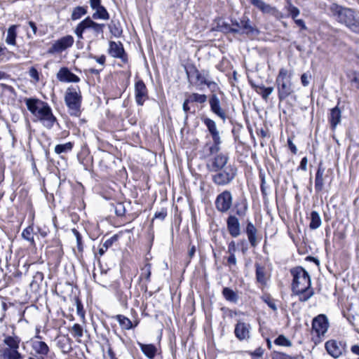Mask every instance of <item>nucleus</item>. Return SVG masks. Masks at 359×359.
I'll return each mask as SVG.
<instances>
[{
	"mask_svg": "<svg viewBox=\"0 0 359 359\" xmlns=\"http://www.w3.org/2000/svg\"><path fill=\"white\" fill-rule=\"evenodd\" d=\"M290 272L293 276L292 283L293 294L299 297L300 302L308 301L314 294L308 272L301 266L292 269Z\"/></svg>",
	"mask_w": 359,
	"mask_h": 359,
	"instance_id": "1",
	"label": "nucleus"
},
{
	"mask_svg": "<svg viewBox=\"0 0 359 359\" xmlns=\"http://www.w3.org/2000/svg\"><path fill=\"white\" fill-rule=\"evenodd\" d=\"M25 104L32 114L40 121L46 128H50L53 127L56 121V118L46 102L39 99L28 98L25 100Z\"/></svg>",
	"mask_w": 359,
	"mask_h": 359,
	"instance_id": "2",
	"label": "nucleus"
},
{
	"mask_svg": "<svg viewBox=\"0 0 359 359\" xmlns=\"http://www.w3.org/2000/svg\"><path fill=\"white\" fill-rule=\"evenodd\" d=\"M292 74L285 68L279 70L276 79L278 98L283 100L290 96L293 92L292 83L291 81Z\"/></svg>",
	"mask_w": 359,
	"mask_h": 359,
	"instance_id": "3",
	"label": "nucleus"
},
{
	"mask_svg": "<svg viewBox=\"0 0 359 359\" xmlns=\"http://www.w3.org/2000/svg\"><path fill=\"white\" fill-rule=\"evenodd\" d=\"M81 100L82 96L79 87H69L67 89L65 101L72 116L80 115Z\"/></svg>",
	"mask_w": 359,
	"mask_h": 359,
	"instance_id": "4",
	"label": "nucleus"
},
{
	"mask_svg": "<svg viewBox=\"0 0 359 359\" xmlns=\"http://www.w3.org/2000/svg\"><path fill=\"white\" fill-rule=\"evenodd\" d=\"M331 10L337 18V20L346 25L353 32H357L358 30V25L355 20L354 13L351 9L342 8L337 5L333 4L331 6Z\"/></svg>",
	"mask_w": 359,
	"mask_h": 359,
	"instance_id": "5",
	"label": "nucleus"
},
{
	"mask_svg": "<svg viewBox=\"0 0 359 359\" xmlns=\"http://www.w3.org/2000/svg\"><path fill=\"white\" fill-rule=\"evenodd\" d=\"M31 348L28 359H46L50 353L48 344L42 341L41 335L34 336L29 341Z\"/></svg>",
	"mask_w": 359,
	"mask_h": 359,
	"instance_id": "6",
	"label": "nucleus"
},
{
	"mask_svg": "<svg viewBox=\"0 0 359 359\" xmlns=\"http://www.w3.org/2000/svg\"><path fill=\"white\" fill-rule=\"evenodd\" d=\"M104 24L97 23L93 20L90 17L86 18L80 22L75 28L74 34L78 39H83V34L86 29H91L94 36H97L102 34L104 32Z\"/></svg>",
	"mask_w": 359,
	"mask_h": 359,
	"instance_id": "7",
	"label": "nucleus"
},
{
	"mask_svg": "<svg viewBox=\"0 0 359 359\" xmlns=\"http://www.w3.org/2000/svg\"><path fill=\"white\" fill-rule=\"evenodd\" d=\"M212 175L213 182L219 186L229 184L236 175V168L229 165Z\"/></svg>",
	"mask_w": 359,
	"mask_h": 359,
	"instance_id": "8",
	"label": "nucleus"
},
{
	"mask_svg": "<svg viewBox=\"0 0 359 359\" xmlns=\"http://www.w3.org/2000/svg\"><path fill=\"white\" fill-rule=\"evenodd\" d=\"M203 121L207 127L213 140V145L210 147V151L211 154L217 153L220 150V144L222 143V140L219 135V132L217 128L216 123L215 121L209 118H204Z\"/></svg>",
	"mask_w": 359,
	"mask_h": 359,
	"instance_id": "9",
	"label": "nucleus"
},
{
	"mask_svg": "<svg viewBox=\"0 0 359 359\" xmlns=\"http://www.w3.org/2000/svg\"><path fill=\"white\" fill-rule=\"evenodd\" d=\"M232 25L236 26V29H240L238 34H244L250 37H255L259 35V29L251 24L249 18L244 16L240 22H233Z\"/></svg>",
	"mask_w": 359,
	"mask_h": 359,
	"instance_id": "10",
	"label": "nucleus"
},
{
	"mask_svg": "<svg viewBox=\"0 0 359 359\" xmlns=\"http://www.w3.org/2000/svg\"><path fill=\"white\" fill-rule=\"evenodd\" d=\"M325 348L329 355L337 358L345 352L346 343L337 339H330L325 343Z\"/></svg>",
	"mask_w": 359,
	"mask_h": 359,
	"instance_id": "11",
	"label": "nucleus"
},
{
	"mask_svg": "<svg viewBox=\"0 0 359 359\" xmlns=\"http://www.w3.org/2000/svg\"><path fill=\"white\" fill-rule=\"evenodd\" d=\"M215 205L219 212H227L232 205L231 194L228 191H225L219 194L216 198Z\"/></svg>",
	"mask_w": 359,
	"mask_h": 359,
	"instance_id": "12",
	"label": "nucleus"
},
{
	"mask_svg": "<svg viewBox=\"0 0 359 359\" xmlns=\"http://www.w3.org/2000/svg\"><path fill=\"white\" fill-rule=\"evenodd\" d=\"M74 38L71 35H67L54 42L48 50V53L53 54L60 53L67 48L71 47L74 43Z\"/></svg>",
	"mask_w": 359,
	"mask_h": 359,
	"instance_id": "13",
	"label": "nucleus"
},
{
	"mask_svg": "<svg viewBox=\"0 0 359 359\" xmlns=\"http://www.w3.org/2000/svg\"><path fill=\"white\" fill-rule=\"evenodd\" d=\"M329 327L328 320L323 314L316 316L312 322V328L318 336L324 335Z\"/></svg>",
	"mask_w": 359,
	"mask_h": 359,
	"instance_id": "14",
	"label": "nucleus"
},
{
	"mask_svg": "<svg viewBox=\"0 0 359 359\" xmlns=\"http://www.w3.org/2000/svg\"><path fill=\"white\" fill-rule=\"evenodd\" d=\"M229 157L224 154H219L211 159L207 164L210 172H217L224 168L228 162Z\"/></svg>",
	"mask_w": 359,
	"mask_h": 359,
	"instance_id": "15",
	"label": "nucleus"
},
{
	"mask_svg": "<svg viewBox=\"0 0 359 359\" xmlns=\"http://www.w3.org/2000/svg\"><path fill=\"white\" fill-rule=\"evenodd\" d=\"M135 96L137 104L140 106L148 99L147 89L142 80L137 81L135 84Z\"/></svg>",
	"mask_w": 359,
	"mask_h": 359,
	"instance_id": "16",
	"label": "nucleus"
},
{
	"mask_svg": "<svg viewBox=\"0 0 359 359\" xmlns=\"http://www.w3.org/2000/svg\"><path fill=\"white\" fill-rule=\"evenodd\" d=\"M250 325L238 320L235 325L234 334L238 339L243 341L250 337Z\"/></svg>",
	"mask_w": 359,
	"mask_h": 359,
	"instance_id": "17",
	"label": "nucleus"
},
{
	"mask_svg": "<svg viewBox=\"0 0 359 359\" xmlns=\"http://www.w3.org/2000/svg\"><path fill=\"white\" fill-rule=\"evenodd\" d=\"M109 53L114 57L121 59L123 62L127 61V57L121 42L110 41Z\"/></svg>",
	"mask_w": 359,
	"mask_h": 359,
	"instance_id": "18",
	"label": "nucleus"
},
{
	"mask_svg": "<svg viewBox=\"0 0 359 359\" xmlns=\"http://www.w3.org/2000/svg\"><path fill=\"white\" fill-rule=\"evenodd\" d=\"M226 226L229 234L237 238L241 235V224L238 219L234 215H230L226 219Z\"/></svg>",
	"mask_w": 359,
	"mask_h": 359,
	"instance_id": "19",
	"label": "nucleus"
},
{
	"mask_svg": "<svg viewBox=\"0 0 359 359\" xmlns=\"http://www.w3.org/2000/svg\"><path fill=\"white\" fill-rule=\"evenodd\" d=\"M209 102L211 111L224 121L226 119V114L225 110L221 107L219 97L213 94L210 98Z\"/></svg>",
	"mask_w": 359,
	"mask_h": 359,
	"instance_id": "20",
	"label": "nucleus"
},
{
	"mask_svg": "<svg viewBox=\"0 0 359 359\" xmlns=\"http://www.w3.org/2000/svg\"><path fill=\"white\" fill-rule=\"evenodd\" d=\"M57 78L62 82L78 83L80 81V79L67 67H62L58 71Z\"/></svg>",
	"mask_w": 359,
	"mask_h": 359,
	"instance_id": "21",
	"label": "nucleus"
},
{
	"mask_svg": "<svg viewBox=\"0 0 359 359\" xmlns=\"http://www.w3.org/2000/svg\"><path fill=\"white\" fill-rule=\"evenodd\" d=\"M251 4L265 14H275L277 11L276 8L265 3L262 0H251Z\"/></svg>",
	"mask_w": 359,
	"mask_h": 359,
	"instance_id": "22",
	"label": "nucleus"
},
{
	"mask_svg": "<svg viewBox=\"0 0 359 359\" xmlns=\"http://www.w3.org/2000/svg\"><path fill=\"white\" fill-rule=\"evenodd\" d=\"M257 230L255 225L249 222L246 226V234L250 245L252 247L257 246L258 242L257 238Z\"/></svg>",
	"mask_w": 359,
	"mask_h": 359,
	"instance_id": "23",
	"label": "nucleus"
},
{
	"mask_svg": "<svg viewBox=\"0 0 359 359\" xmlns=\"http://www.w3.org/2000/svg\"><path fill=\"white\" fill-rule=\"evenodd\" d=\"M22 355L18 349H12L11 348H4L1 350L0 359H21Z\"/></svg>",
	"mask_w": 359,
	"mask_h": 359,
	"instance_id": "24",
	"label": "nucleus"
},
{
	"mask_svg": "<svg viewBox=\"0 0 359 359\" xmlns=\"http://www.w3.org/2000/svg\"><path fill=\"white\" fill-rule=\"evenodd\" d=\"M138 345L140 347L141 351L149 359H153L157 352L156 347L153 344H144L142 343H138Z\"/></svg>",
	"mask_w": 359,
	"mask_h": 359,
	"instance_id": "25",
	"label": "nucleus"
},
{
	"mask_svg": "<svg viewBox=\"0 0 359 359\" xmlns=\"http://www.w3.org/2000/svg\"><path fill=\"white\" fill-rule=\"evenodd\" d=\"M341 114V111L337 107L331 109L329 120L333 129L335 128L337 124L340 122Z\"/></svg>",
	"mask_w": 359,
	"mask_h": 359,
	"instance_id": "26",
	"label": "nucleus"
},
{
	"mask_svg": "<svg viewBox=\"0 0 359 359\" xmlns=\"http://www.w3.org/2000/svg\"><path fill=\"white\" fill-rule=\"evenodd\" d=\"M255 267L257 281L265 285L267 280L265 268L257 263L255 264Z\"/></svg>",
	"mask_w": 359,
	"mask_h": 359,
	"instance_id": "27",
	"label": "nucleus"
},
{
	"mask_svg": "<svg viewBox=\"0 0 359 359\" xmlns=\"http://www.w3.org/2000/svg\"><path fill=\"white\" fill-rule=\"evenodd\" d=\"M20 341V339L17 336H6L4 339V343L6 346V348L18 349Z\"/></svg>",
	"mask_w": 359,
	"mask_h": 359,
	"instance_id": "28",
	"label": "nucleus"
},
{
	"mask_svg": "<svg viewBox=\"0 0 359 359\" xmlns=\"http://www.w3.org/2000/svg\"><path fill=\"white\" fill-rule=\"evenodd\" d=\"M95 12L93 14L92 18L95 20H107L109 19V14L107 9L102 5L93 9Z\"/></svg>",
	"mask_w": 359,
	"mask_h": 359,
	"instance_id": "29",
	"label": "nucleus"
},
{
	"mask_svg": "<svg viewBox=\"0 0 359 359\" xmlns=\"http://www.w3.org/2000/svg\"><path fill=\"white\" fill-rule=\"evenodd\" d=\"M17 25L11 26L7 30V34L5 39V41L7 44L15 46L16 43V36H17Z\"/></svg>",
	"mask_w": 359,
	"mask_h": 359,
	"instance_id": "30",
	"label": "nucleus"
},
{
	"mask_svg": "<svg viewBox=\"0 0 359 359\" xmlns=\"http://www.w3.org/2000/svg\"><path fill=\"white\" fill-rule=\"evenodd\" d=\"M323 175L324 169H323L320 165L317 170L315 179V189L317 191H320L323 190L324 185Z\"/></svg>",
	"mask_w": 359,
	"mask_h": 359,
	"instance_id": "31",
	"label": "nucleus"
},
{
	"mask_svg": "<svg viewBox=\"0 0 359 359\" xmlns=\"http://www.w3.org/2000/svg\"><path fill=\"white\" fill-rule=\"evenodd\" d=\"M222 294L225 299L232 303H236L238 299L237 293L229 287H224L222 290Z\"/></svg>",
	"mask_w": 359,
	"mask_h": 359,
	"instance_id": "32",
	"label": "nucleus"
},
{
	"mask_svg": "<svg viewBox=\"0 0 359 359\" xmlns=\"http://www.w3.org/2000/svg\"><path fill=\"white\" fill-rule=\"evenodd\" d=\"M322 221L320 215L316 211H312L311 213V222L309 227L311 229H316L321 225Z\"/></svg>",
	"mask_w": 359,
	"mask_h": 359,
	"instance_id": "33",
	"label": "nucleus"
},
{
	"mask_svg": "<svg viewBox=\"0 0 359 359\" xmlns=\"http://www.w3.org/2000/svg\"><path fill=\"white\" fill-rule=\"evenodd\" d=\"M257 93L260 94L262 98L266 100L269 96L273 92V87H265L263 85L255 86Z\"/></svg>",
	"mask_w": 359,
	"mask_h": 359,
	"instance_id": "34",
	"label": "nucleus"
},
{
	"mask_svg": "<svg viewBox=\"0 0 359 359\" xmlns=\"http://www.w3.org/2000/svg\"><path fill=\"white\" fill-rule=\"evenodd\" d=\"M115 318L117 320L122 329L130 330L133 327V323L128 318L123 315H117L115 316Z\"/></svg>",
	"mask_w": 359,
	"mask_h": 359,
	"instance_id": "35",
	"label": "nucleus"
},
{
	"mask_svg": "<svg viewBox=\"0 0 359 359\" xmlns=\"http://www.w3.org/2000/svg\"><path fill=\"white\" fill-rule=\"evenodd\" d=\"M87 13V7L86 6H76L75 7L72 13L71 19L72 20H77L80 19L82 16L85 15Z\"/></svg>",
	"mask_w": 359,
	"mask_h": 359,
	"instance_id": "36",
	"label": "nucleus"
},
{
	"mask_svg": "<svg viewBox=\"0 0 359 359\" xmlns=\"http://www.w3.org/2000/svg\"><path fill=\"white\" fill-rule=\"evenodd\" d=\"M118 235H114L110 238L106 240L101 248L99 249V255L100 256H102L104 252L108 250L109 248H110L114 242H116L118 240Z\"/></svg>",
	"mask_w": 359,
	"mask_h": 359,
	"instance_id": "37",
	"label": "nucleus"
},
{
	"mask_svg": "<svg viewBox=\"0 0 359 359\" xmlns=\"http://www.w3.org/2000/svg\"><path fill=\"white\" fill-rule=\"evenodd\" d=\"M33 233H34L33 226H29L22 231V237L25 240L29 241L32 245L34 246L35 242H34Z\"/></svg>",
	"mask_w": 359,
	"mask_h": 359,
	"instance_id": "38",
	"label": "nucleus"
},
{
	"mask_svg": "<svg viewBox=\"0 0 359 359\" xmlns=\"http://www.w3.org/2000/svg\"><path fill=\"white\" fill-rule=\"evenodd\" d=\"M190 102H197L200 104H203L207 101V96L204 94H198V93H191L187 95V97Z\"/></svg>",
	"mask_w": 359,
	"mask_h": 359,
	"instance_id": "39",
	"label": "nucleus"
},
{
	"mask_svg": "<svg viewBox=\"0 0 359 359\" xmlns=\"http://www.w3.org/2000/svg\"><path fill=\"white\" fill-rule=\"evenodd\" d=\"M274 344L277 346L285 347H290L292 345V341L283 334L279 335L274 340Z\"/></svg>",
	"mask_w": 359,
	"mask_h": 359,
	"instance_id": "40",
	"label": "nucleus"
},
{
	"mask_svg": "<svg viewBox=\"0 0 359 359\" xmlns=\"http://www.w3.org/2000/svg\"><path fill=\"white\" fill-rule=\"evenodd\" d=\"M344 316L346 318L351 325H352L353 327L356 326L358 314L354 313V311L351 307H350L347 311L344 313Z\"/></svg>",
	"mask_w": 359,
	"mask_h": 359,
	"instance_id": "41",
	"label": "nucleus"
},
{
	"mask_svg": "<svg viewBox=\"0 0 359 359\" xmlns=\"http://www.w3.org/2000/svg\"><path fill=\"white\" fill-rule=\"evenodd\" d=\"M73 144L72 142H67L62 144H57L55 147V152L57 154L66 153L72 149Z\"/></svg>",
	"mask_w": 359,
	"mask_h": 359,
	"instance_id": "42",
	"label": "nucleus"
},
{
	"mask_svg": "<svg viewBox=\"0 0 359 359\" xmlns=\"http://www.w3.org/2000/svg\"><path fill=\"white\" fill-rule=\"evenodd\" d=\"M235 209L236 215L239 217H244L248 209L247 203L244 201L238 203L235 205Z\"/></svg>",
	"mask_w": 359,
	"mask_h": 359,
	"instance_id": "43",
	"label": "nucleus"
},
{
	"mask_svg": "<svg viewBox=\"0 0 359 359\" xmlns=\"http://www.w3.org/2000/svg\"><path fill=\"white\" fill-rule=\"evenodd\" d=\"M219 30L226 33H239L240 29L231 27L229 25L222 22V25H219Z\"/></svg>",
	"mask_w": 359,
	"mask_h": 359,
	"instance_id": "44",
	"label": "nucleus"
},
{
	"mask_svg": "<svg viewBox=\"0 0 359 359\" xmlns=\"http://www.w3.org/2000/svg\"><path fill=\"white\" fill-rule=\"evenodd\" d=\"M262 300L268 305V306L273 311H277L276 301L269 295H264L262 297Z\"/></svg>",
	"mask_w": 359,
	"mask_h": 359,
	"instance_id": "45",
	"label": "nucleus"
},
{
	"mask_svg": "<svg viewBox=\"0 0 359 359\" xmlns=\"http://www.w3.org/2000/svg\"><path fill=\"white\" fill-rule=\"evenodd\" d=\"M71 331L72 335L75 337L80 338L83 336V328L79 324H74Z\"/></svg>",
	"mask_w": 359,
	"mask_h": 359,
	"instance_id": "46",
	"label": "nucleus"
},
{
	"mask_svg": "<svg viewBox=\"0 0 359 359\" xmlns=\"http://www.w3.org/2000/svg\"><path fill=\"white\" fill-rule=\"evenodd\" d=\"M194 74L195 75L196 81L199 82L198 85H206V83L208 81V79L206 78L205 75H203L198 69H195Z\"/></svg>",
	"mask_w": 359,
	"mask_h": 359,
	"instance_id": "47",
	"label": "nucleus"
},
{
	"mask_svg": "<svg viewBox=\"0 0 359 359\" xmlns=\"http://www.w3.org/2000/svg\"><path fill=\"white\" fill-rule=\"evenodd\" d=\"M287 11L294 20H295L300 13L299 9L293 6L290 2L288 4Z\"/></svg>",
	"mask_w": 359,
	"mask_h": 359,
	"instance_id": "48",
	"label": "nucleus"
},
{
	"mask_svg": "<svg viewBox=\"0 0 359 359\" xmlns=\"http://www.w3.org/2000/svg\"><path fill=\"white\" fill-rule=\"evenodd\" d=\"M151 266L150 264L147 263L144 265V266L142 269L141 276L144 277L147 280H150L151 276Z\"/></svg>",
	"mask_w": 359,
	"mask_h": 359,
	"instance_id": "49",
	"label": "nucleus"
},
{
	"mask_svg": "<svg viewBox=\"0 0 359 359\" xmlns=\"http://www.w3.org/2000/svg\"><path fill=\"white\" fill-rule=\"evenodd\" d=\"M272 359H294V358L282 352L274 351L272 353Z\"/></svg>",
	"mask_w": 359,
	"mask_h": 359,
	"instance_id": "50",
	"label": "nucleus"
},
{
	"mask_svg": "<svg viewBox=\"0 0 359 359\" xmlns=\"http://www.w3.org/2000/svg\"><path fill=\"white\" fill-rule=\"evenodd\" d=\"M76 312L77 314L81 317V319L85 318V311L83 310V305L79 299L76 300Z\"/></svg>",
	"mask_w": 359,
	"mask_h": 359,
	"instance_id": "51",
	"label": "nucleus"
},
{
	"mask_svg": "<svg viewBox=\"0 0 359 359\" xmlns=\"http://www.w3.org/2000/svg\"><path fill=\"white\" fill-rule=\"evenodd\" d=\"M29 74L31 78L34 79L36 82H38L39 81V72L34 67H32L29 71Z\"/></svg>",
	"mask_w": 359,
	"mask_h": 359,
	"instance_id": "52",
	"label": "nucleus"
},
{
	"mask_svg": "<svg viewBox=\"0 0 359 359\" xmlns=\"http://www.w3.org/2000/svg\"><path fill=\"white\" fill-rule=\"evenodd\" d=\"M109 28L111 34L113 35H114L115 36H118L121 34V30L120 29H118V27H116V26L115 25H112L111 24H110L109 25Z\"/></svg>",
	"mask_w": 359,
	"mask_h": 359,
	"instance_id": "53",
	"label": "nucleus"
},
{
	"mask_svg": "<svg viewBox=\"0 0 359 359\" xmlns=\"http://www.w3.org/2000/svg\"><path fill=\"white\" fill-rule=\"evenodd\" d=\"M311 75L307 73H304L301 76V82L304 86H307L309 84V79Z\"/></svg>",
	"mask_w": 359,
	"mask_h": 359,
	"instance_id": "54",
	"label": "nucleus"
},
{
	"mask_svg": "<svg viewBox=\"0 0 359 359\" xmlns=\"http://www.w3.org/2000/svg\"><path fill=\"white\" fill-rule=\"evenodd\" d=\"M250 354L252 357H257V358H259L263 355L264 350L262 348L259 347V348H256L254 351L250 352Z\"/></svg>",
	"mask_w": 359,
	"mask_h": 359,
	"instance_id": "55",
	"label": "nucleus"
},
{
	"mask_svg": "<svg viewBox=\"0 0 359 359\" xmlns=\"http://www.w3.org/2000/svg\"><path fill=\"white\" fill-rule=\"evenodd\" d=\"M236 251V243L234 241H231L229 244H228V251L227 252L229 254V255H235V252Z\"/></svg>",
	"mask_w": 359,
	"mask_h": 359,
	"instance_id": "56",
	"label": "nucleus"
},
{
	"mask_svg": "<svg viewBox=\"0 0 359 359\" xmlns=\"http://www.w3.org/2000/svg\"><path fill=\"white\" fill-rule=\"evenodd\" d=\"M166 215H167V211H166V210H165V209H162V210H161L160 211L156 212L155 213V216H154V217H155V218H156V219H159L163 220V219H165V217H166Z\"/></svg>",
	"mask_w": 359,
	"mask_h": 359,
	"instance_id": "57",
	"label": "nucleus"
},
{
	"mask_svg": "<svg viewBox=\"0 0 359 359\" xmlns=\"http://www.w3.org/2000/svg\"><path fill=\"white\" fill-rule=\"evenodd\" d=\"M307 164H308V158L306 157H304L300 162V165H299L298 169L302 170L304 171H306Z\"/></svg>",
	"mask_w": 359,
	"mask_h": 359,
	"instance_id": "58",
	"label": "nucleus"
},
{
	"mask_svg": "<svg viewBox=\"0 0 359 359\" xmlns=\"http://www.w3.org/2000/svg\"><path fill=\"white\" fill-rule=\"evenodd\" d=\"M287 144L290 149V151L294 154H296L297 152V148L293 143L292 140L290 138H288L287 140Z\"/></svg>",
	"mask_w": 359,
	"mask_h": 359,
	"instance_id": "59",
	"label": "nucleus"
},
{
	"mask_svg": "<svg viewBox=\"0 0 359 359\" xmlns=\"http://www.w3.org/2000/svg\"><path fill=\"white\" fill-rule=\"evenodd\" d=\"M206 86L210 89L212 92H215L218 89L217 84L215 81L208 80Z\"/></svg>",
	"mask_w": 359,
	"mask_h": 359,
	"instance_id": "60",
	"label": "nucleus"
},
{
	"mask_svg": "<svg viewBox=\"0 0 359 359\" xmlns=\"http://www.w3.org/2000/svg\"><path fill=\"white\" fill-rule=\"evenodd\" d=\"M227 262L229 265H236V255H229L228 259H227Z\"/></svg>",
	"mask_w": 359,
	"mask_h": 359,
	"instance_id": "61",
	"label": "nucleus"
},
{
	"mask_svg": "<svg viewBox=\"0 0 359 359\" xmlns=\"http://www.w3.org/2000/svg\"><path fill=\"white\" fill-rule=\"evenodd\" d=\"M90 6L92 9L96 8L101 6V0H90Z\"/></svg>",
	"mask_w": 359,
	"mask_h": 359,
	"instance_id": "62",
	"label": "nucleus"
},
{
	"mask_svg": "<svg viewBox=\"0 0 359 359\" xmlns=\"http://www.w3.org/2000/svg\"><path fill=\"white\" fill-rule=\"evenodd\" d=\"M189 103H190V101L186 98L182 105L183 110L185 113H187L190 110V107L188 105Z\"/></svg>",
	"mask_w": 359,
	"mask_h": 359,
	"instance_id": "63",
	"label": "nucleus"
},
{
	"mask_svg": "<svg viewBox=\"0 0 359 359\" xmlns=\"http://www.w3.org/2000/svg\"><path fill=\"white\" fill-rule=\"evenodd\" d=\"M295 23H296L298 26L301 27L302 29H306V25H305V23H304V20H302V19L296 20V19H295Z\"/></svg>",
	"mask_w": 359,
	"mask_h": 359,
	"instance_id": "64",
	"label": "nucleus"
}]
</instances>
